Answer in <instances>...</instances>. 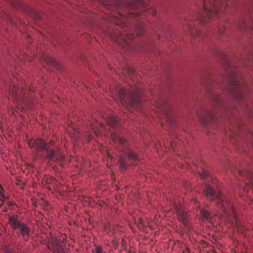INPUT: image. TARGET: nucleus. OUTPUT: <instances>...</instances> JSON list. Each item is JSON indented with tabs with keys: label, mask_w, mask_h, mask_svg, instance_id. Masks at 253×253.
<instances>
[{
	"label": "nucleus",
	"mask_w": 253,
	"mask_h": 253,
	"mask_svg": "<svg viewBox=\"0 0 253 253\" xmlns=\"http://www.w3.org/2000/svg\"><path fill=\"white\" fill-rule=\"evenodd\" d=\"M111 138L114 141H119L120 144H124L126 141L125 138L122 137L120 135L116 133H112Z\"/></svg>",
	"instance_id": "10"
},
{
	"label": "nucleus",
	"mask_w": 253,
	"mask_h": 253,
	"mask_svg": "<svg viewBox=\"0 0 253 253\" xmlns=\"http://www.w3.org/2000/svg\"><path fill=\"white\" fill-rule=\"evenodd\" d=\"M120 101L123 106L127 107L128 105H133V93L132 90H126L124 88H120Z\"/></svg>",
	"instance_id": "2"
},
{
	"label": "nucleus",
	"mask_w": 253,
	"mask_h": 253,
	"mask_svg": "<svg viewBox=\"0 0 253 253\" xmlns=\"http://www.w3.org/2000/svg\"><path fill=\"white\" fill-rule=\"evenodd\" d=\"M132 70H133L132 69L129 68L128 69V74H129L130 73V72L132 71Z\"/></svg>",
	"instance_id": "30"
},
{
	"label": "nucleus",
	"mask_w": 253,
	"mask_h": 253,
	"mask_svg": "<svg viewBox=\"0 0 253 253\" xmlns=\"http://www.w3.org/2000/svg\"><path fill=\"white\" fill-rule=\"evenodd\" d=\"M108 157H109L110 159H112V157L110 155H108Z\"/></svg>",
	"instance_id": "32"
},
{
	"label": "nucleus",
	"mask_w": 253,
	"mask_h": 253,
	"mask_svg": "<svg viewBox=\"0 0 253 253\" xmlns=\"http://www.w3.org/2000/svg\"><path fill=\"white\" fill-rule=\"evenodd\" d=\"M177 214L179 215H181V214L182 216L183 217V219H184L185 218L186 213L185 211H183L179 210L177 211Z\"/></svg>",
	"instance_id": "22"
},
{
	"label": "nucleus",
	"mask_w": 253,
	"mask_h": 253,
	"mask_svg": "<svg viewBox=\"0 0 253 253\" xmlns=\"http://www.w3.org/2000/svg\"><path fill=\"white\" fill-rule=\"evenodd\" d=\"M232 91L234 97L237 100H240L242 98L243 92L242 87L238 84L236 82L233 81L232 83Z\"/></svg>",
	"instance_id": "4"
},
{
	"label": "nucleus",
	"mask_w": 253,
	"mask_h": 253,
	"mask_svg": "<svg viewBox=\"0 0 253 253\" xmlns=\"http://www.w3.org/2000/svg\"><path fill=\"white\" fill-rule=\"evenodd\" d=\"M203 217L204 218L208 219L210 216V213L208 211H207L206 210H204L202 212Z\"/></svg>",
	"instance_id": "21"
},
{
	"label": "nucleus",
	"mask_w": 253,
	"mask_h": 253,
	"mask_svg": "<svg viewBox=\"0 0 253 253\" xmlns=\"http://www.w3.org/2000/svg\"><path fill=\"white\" fill-rule=\"evenodd\" d=\"M95 253H103L102 248L100 246H96L95 247Z\"/></svg>",
	"instance_id": "23"
},
{
	"label": "nucleus",
	"mask_w": 253,
	"mask_h": 253,
	"mask_svg": "<svg viewBox=\"0 0 253 253\" xmlns=\"http://www.w3.org/2000/svg\"><path fill=\"white\" fill-rule=\"evenodd\" d=\"M12 95H13V91L12 92Z\"/></svg>",
	"instance_id": "34"
},
{
	"label": "nucleus",
	"mask_w": 253,
	"mask_h": 253,
	"mask_svg": "<svg viewBox=\"0 0 253 253\" xmlns=\"http://www.w3.org/2000/svg\"><path fill=\"white\" fill-rule=\"evenodd\" d=\"M3 211V212H6L7 211V209L6 208H4L3 210H2Z\"/></svg>",
	"instance_id": "31"
},
{
	"label": "nucleus",
	"mask_w": 253,
	"mask_h": 253,
	"mask_svg": "<svg viewBox=\"0 0 253 253\" xmlns=\"http://www.w3.org/2000/svg\"><path fill=\"white\" fill-rule=\"evenodd\" d=\"M45 60V62H46L48 64L49 63V62H50V59L48 58V57H46V59H44Z\"/></svg>",
	"instance_id": "27"
},
{
	"label": "nucleus",
	"mask_w": 253,
	"mask_h": 253,
	"mask_svg": "<svg viewBox=\"0 0 253 253\" xmlns=\"http://www.w3.org/2000/svg\"><path fill=\"white\" fill-rule=\"evenodd\" d=\"M204 2V11L202 15L199 16V18H204L201 20L206 22L212 17L218 18L222 13L220 0H203Z\"/></svg>",
	"instance_id": "1"
},
{
	"label": "nucleus",
	"mask_w": 253,
	"mask_h": 253,
	"mask_svg": "<svg viewBox=\"0 0 253 253\" xmlns=\"http://www.w3.org/2000/svg\"><path fill=\"white\" fill-rule=\"evenodd\" d=\"M139 222L140 224H143V220L142 219H139Z\"/></svg>",
	"instance_id": "29"
},
{
	"label": "nucleus",
	"mask_w": 253,
	"mask_h": 253,
	"mask_svg": "<svg viewBox=\"0 0 253 253\" xmlns=\"http://www.w3.org/2000/svg\"><path fill=\"white\" fill-rule=\"evenodd\" d=\"M205 193L207 195L213 196L214 194L213 189L209 186H206Z\"/></svg>",
	"instance_id": "13"
},
{
	"label": "nucleus",
	"mask_w": 253,
	"mask_h": 253,
	"mask_svg": "<svg viewBox=\"0 0 253 253\" xmlns=\"http://www.w3.org/2000/svg\"><path fill=\"white\" fill-rule=\"evenodd\" d=\"M128 156L130 158L132 159L133 160H136L137 159V155L135 154L133 151L132 150L128 152Z\"/></svg>",
	"instance_id": "20"
},
{
	"label": "nucleus",
	"mask_w": 253,
	"mask_h": 253,
	"mask_svg": "<svg viewBox=\"0 0 253 253\" xmlns=\"http://www.w3.org/2000/svg\"><path fill=\"white\" fill-rule=\"evenodd\" d=\"M198 116H199V118L200 121L201 122L204 123V121H203V119L202 117V116H199V114H198Z\"/></svg>",
	"instance_id": "26"
},
{
	"label": "nucleus",
	"mask_w": 253,
	"mask_h": 253,
	"mask_svg": "<svg viewBox=\"0 0 253 253\" xmlns=\"http://www.w3.org/2000/svg\"><path fill=\"white\" fill-rule=\"evenodd\" d=\"M112 39L115 41H123L125 42H128L129 41L133 40L135 38V36L131 34H128L126 35H120L118 37L111 36Z\"/></svg>",
	"instance_id": "7"
},
{
	"label": "nucleus",
	"mask_w": 253,
	"mask_h": 253,
	"mask_svg": "<svg viewBox=\"0 0 253 253\" xmlns=\"http://www.w3.org/2000/svg\"><path fill=\"white\" fill-rule=\"evenodd\" d=\"M209 118H210L211 119H212V113L211 112H209L208 114Z\"/></svg>",
	"instance_id": "25"
},
{
	"label": "nucleus",
	"mask_w": 253,
	"mask_h": 253,
	"mask_svg": "<svg viewBox=\"0 0 253 253\" xmlns=\"http://www.w3.org/2000/svg\"><path fill=\"white\" fill-rule=\"evenodd\" d=\"M3 191H4L3 188L2 187L1 185L0 184V199L5 200L8 198V197L6 196L4 194Z\"/></svg>",
	"instance_id": "19"
},
{
	"label": "nucleus",
	"mask_w": 253,
	"mask_h": 253,
	"mask_svg": "<svg viewBox=\"0 0 253 253\" xmlns=\"http://www.w3.org/2000/svg\"><path fill=\"white\" fill-rule=\"evenodd\" d=\"M90 127H91V129L94 131V132L96 134V135H98L99 133L97 131V127H98V123L95 122V124H89Z\"/></svg>",
	"instance_id": "18"
},
{
	"label": "nucleus",
	"mask_w": 253,
	"mask_h": 253,
	"mask_svg": "<svg viewBox=\"0 0 253 253\" xmlns=\"http://www.w3.org/2000/svg\"><path fill=\"white\" fill-rule=\"evenodd\" d=\"M35 146L39 151H43L47 149V145L41 140H36L35 142Z\"/></svg>",
	"instance_id": "8"
},
{
	"label": "nucleus",
	"mask_w": 253,
	"mask_h": 253,
	"mask_svg": "<svg viewBox=\"0 0 253 253\" xmlns=\"http://www.w3.org/2000/svg\"><path fill=\"white\" fill-rule=\"evenodd\" d=\"M238 231H240L239 229H238ZM240 231H241V232H242V231H243V230H240Z\"/></svg>",
	"instance_id": "33"
},
{
	"label": "nucleus",
	"mask_w": 253,
	"mask_h": 253,
	"mask_svg": "<svg viewBox=\"0 0 253 253\" xmlns=\"http://www.w3.org/2000/svg\"><path fill=\"white\" fill-rule=\"evenodd\" d=\"M144 30L143 25L140 24L138 25L135 30L136 34L137 36H140L144 34Z\"/></svg>",
	"instance_id": "12"
},
{
	"label": "nucleus",
	"mask_w": 253,
	"mask_h": 253,
	"mask_svg": "<svg viewBox=\"0 0 253 253\" xmlns=\"http://www.w3.org/2000/svg\"><path fill=\"white\" fill-rule=\"evenodd\" d=\"M200 176L202 179H205L208 177L209 175V172L206 170H202V171L199 172Z\"/></svg>",
	"instance_id": "16"
},
{
	"label": "nucleus",
	"mask_w": 253,
	"mask_h": 253,
	"mask_svg": "<svg viewBox=\"0 0 253 253\" xmlns=\"http://www.w3.org/2000/svg\"><path fill=\"white\" fill-rule=\"evenodd\" d=\"M9 223L14 229H17L22 224L17 215L9 216L8 217Z\"/></svg>",
	"instance_id": "6"
},
{
	"label": "nucleus",
	"mask_w": 253,
	"mask_h": 253,
	"mask_svg": "<svg viewBox=\"0 0 253 253\" xmlns=\"http://www.w3.org/2000/svg\"><path fill=\"white\" fill-rule=\"evenodd\" d=\"M221 198V194L218 192L216 195L218 206L221 210L222 213L227 212L229 210V204L226 200L222 199Z\"/></svg>",
	"instance_id": "5"
},
{
	"label": "nucleus",
	"mask_w": 253,
	"mask_h": 253,
	"mask_svg": "<svg viewBox=\"0 0 253 253\" xmlns=\"http://www.w3.org/2000/svg\"><path fill=\"white\" fill-rule=\"evenodd\" d=\"M5 204H6L8 206H11L13 204L11 202H6Z\"/></svg>",
	"instance_id": "24"
},
{
	"label": "nucleus",
	"mask_w": 253,
	"mask_h": 253,
	"mask_svg": "<svg viewBox=\"0 0 253 253\" xmlns=\"http://www.w3.org/2000/svg\"><path fill=\"white\" fill-rule=\"evenodd\" d=\"M17 229L21 231V234L23 236H27L29 234V228L26 224L24 223H22Z\"/></svg>",
	"instance_id": "9"
},
{
	"label": "nucleus",
	"mask_w": 253,
	"mask_h": 253,
	"mask_svg": "<svg viewBox=\"0 0 253 253\" xmlns=\"http://www.w3.org/2000/svg\"><path fill=\"white\" fill-rule=\"evenodd\" d=\"M119 162L120 163V167L122 170H125L126 168V165L124 158L122 157H121L119 159Z\"/></svg>",
	"instance_id": "17"
},
{
	"label": "nucleus",
	"mask_w": 253,
	"mask_h": 253,
	"mask_svg": "<svg viewBox=\"0 0 253 253\" xmlns=\"http://www.w3.org/2000/svg\"><path fill=\"white\" fill-rule=\"evenodd\" d=\"M57 153V151L55 152L54 150H51L49 151H47V156L49 159H52L54 158H56Z\"/></svg>",
	"instance_id": "14"
},
{
	"label": "nucleus",
	"mask_w": 253,
	"mask_h": 253,
	"mask_svg": "<svg viewBox=\"0 0 253 253\" xmlns=\"http://www.w3.org/2000/svg\"><path fill=\"white\" fill-rule=\"evenodd\" d=\"M47 247L50 250L52 251L54 253H60L62 250L61 239L59 241L56 238L51 237L47 244Z\"/></svg>",
	"instance_id": "3"
},
{
	"label": "nucleus",
	"mask_w": 253,
	"mask_h": 253,
	"mask_svg": "<svg viewBox=\"0 0 253 253\" xmlns=\"http://www.w3.org/2000/svg\"><path fill=\"white\" fill-rule=\"evenodd\" d=\"M100 126L102 128V129H103L104 127V125L103 124L101 123L100 124Z\"/></svg>",
	"instance_id": "28"
},
{
	"label": "nucleus",
	"mask_w": 253,
	"mask_h": 253,
	"mask_svg": "<svg viewBox=\"0 0 253 253\" xmlns=\"http://www.w3.org/2000/svg\"><path fill=\"white\" fill-rule=\"evenodd\" d=\"M122 74L124 75L125 74V73L123 72V73H122Z\"/></svg>",
	"instance_id": "35"
},
{
	"label": "nucleus",
	"mask_w": 253,
	"mask_h": 253,
	"mask_svg": "<svg viewBox=\"0 0 253 253\" xmlns=\"http://www.w3.org/2000/svg\"><path fill=\"white\" fill-rule=\"evenodd\" d=\"M55 159L57 162H62L64 160V156L61 153L57 151Z\"/></svg>",
	"instance_id": "15"
},
{
	"label": "nucleus",
	"mask_w": 253,
	"mask_h": 253,
	"mask_svg": "<svg viewBox=\"0 0 253 253\" xmlns=\"http://www.w3.org/2000/svg\"><path fill=\"white\" fill-rule=\"evenodd\" d=\"M107 123L110 126L114 127L118 125V120L114 116H111L108 118Z\"/></svg>",
	"instance_id": "11"
}]
</instances>
